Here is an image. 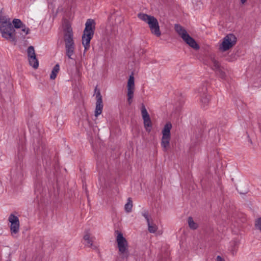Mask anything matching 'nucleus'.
Returning a JSON list of instances; mask_svg holds the SVG:
<instances>
[{
  "mask_svg": "<svg viewBox=\"0 0 261 261\" xmlns=\"http://www.w3.org/2000/svg\"><path fill=\"white\" fill-rule=\"evenodd\" d=\"M63 33L66 55L69 59H73L75 53L73 33L71 24L67 21L63 23Z\"/></svg>",
  "mask_w": 261,
  "mask_h": 261,
  "instance_id": "obj_1",
  "label": "nucleus"
},
{
  "mask_svg": "<svg viewBox=\"0 0 261 261\" xmlns=\"http://www.w3.org/2000/svg\"><path fill=\"white\" fill-rule=\"evenodd\" d=\"M0 32L4 38L10 41L15 40V30L12 27L11 20L2 15H0Z\"/></svg>",
  "mask_w": 261,
  "mask_h": 261,
  "instance_id": "obj_2",
  "label": "nucleus"
},
{
  "mask_svg": "<svg viewBox=\"0 0 261 261\" xmlns=\"http://www.w3.org/2000/svg\"><path fill=\"white\" fill-rule=\"evenodd\" d=\"M95 23L93 19H89L85 24V28L82 35V44L84 47V51H86L90 48V42L92 38Z\"/></svg>",
  "mask_w": 261,
  "mask_h": 261,
  "instance_id": "obj_3",
  "label": "nucleus"
},
{
  "mask_svg": "<svg viewBox=\"0 0 261 261\" xmlns=\"http://www.w3.org/2000/svg\"><path fill=\"white\" fill-rule=\"evenodd\" d=\"M116 241L118 248V254L122 259H127L129 255L128 244L123 234L119 231H115Z\"/></svg>",
  "mask_w": 261,
  "mask_h": 261,
  "instance_id": "obj_4",
  "label": "nucleus"
},
{
  "mask_svg": "<svg viewBox=\"0 0 261 261\" xmlns=\"http://www.w3.org/2000/svg\"><path fill=\"white\" fill-rule=\"evenodd\" d=\"M140 19L146 22L150 29L151 34L156 37H160L161 32L159 22L156 18L153 16L148 15L144 13H140L138 15Z\"/></svg>",
  "mask_w": 261,
  "mask_h": 261,
  "instance_id": "obj_5",
  "label": "nucleus"
},
{
  "mask_svg": "<svg viewBox=\"0 0 261 261\" xmlns=\"http://www.w3.org/2000/svg\"><path fill=\"white\" fill-rule=\"evenodd\" d=\"M175 30L179 36H180L189 46L196 50L199 48V46L195 40L189 35L187 31L182 27L179 24H175Z\"/></svg>",
  "mask_w": 261,
  "mask_h": 261,
  "instance_id": "obj_6",
  "label": "nucleus"
},
{
  "mask_svg": "<svg viewBox=\"0 0 261 261\" xmlns=\"http://www.w3.org/2000/svg\"><path fill=\"white\" fill-rule=\"evenodd\" d=\"M172 125L170 122H167L164 125L162 130L161 145L164 151H167L170 147L171 140V129Z\"/></svg>",
  "mask_w": 261,
  "mask_h": 261,
  "instance_id": "obj_7",
  "label": "nucleus"
},
{
  "mask_svg": "<svg viewBox=\"0 0 261 261\" xmlns=\"http://www.w3.org/2000/svg\"><path fill=\"white\" fill-rule=\"evenodd\" d=\"M237 43V38L232 34L226 35L220 42L219 50L225 52L232 48Z\"/></svg>",
  "mask_w": 261,
  "mask_h": 261,
  "instance_id": "obj_8",
  "label": "nucleus"
},
{
  "mask_svg": "<svg viewBox=\"0 0 261 261\" xmlns=\"http://www.w3.org/2000/svg\"><path fill=\"white\" fill-rule=\"evenodd\" d=\"M127 101L129 105H130L133 101L134 92L135 89V78L133 74L129 76L127 83Z\"/></svg>",
  "mask_w": 261,
  "mask_h": 261,
  "instance_id": "obj_9",
  "label": "nucleus"
},
{
  "mask_svg": "<svg viewBox=\"0 0 261 261\" xmlns=\"http://www.w3.org/2000/svg\"><path fill=\"white\" fill-rule=\"evenodd\" d=\"M207 64L209 65L212 69L215 70L221 78L223 79L225 77V73L223 70V68L221 67L219 62L214 57L211 56L210 57L209 61Z\"/></svg>",
  "mask_w": 261,
  "mask_h": 261,
  "instance_id": "obj_10",
  "label": "nucleus"
},
{
  "mask_svg": "<svg viewBox=\"0 0 261 261\" xmlns=\"http://www.w3.org/2000/svg\"><path fill=\"white\" fill-rule=\"evenodd\" d=\"M29 64L34 69L39 66V62L36 58L35 51L33 46H30L27 50Z\"/></svg>",
  "mask_w": 261,
  "mask_h": 261,
  "instance_id": "obj_11",
  "label": "nucleus"
},
{
  "mask_svg": "<svg viewBox=\"0 0 261 261\" xmlns=\"http://www.w3.org/2000/svg\"><path fill=\"white\" fill-rule=\"evenodd\" d=\"M8 221L10 223V228L12 234H16L19 231V220L16 216L11 214L8 218Z\"/></svg>",
  "mask_w": 261,
  "mask_h": 261,
  "instance_id": "obj_12",
  "label": "nucleus"
},
{
  "mask_svg": "<svg viewBox=\"0 0 261 261\" xmlns=\"http://www.w3.org/2000/svg\"><path fill=\"white\" fill-rule=\"evenodd\" d=\"M96 102L95 110V117H97L101 114L103 109L102 96L99 91L96 94Z\"/></svg>",
  "mask_w": 261,
  "mask_h": 261,
  "instance_id": "obj_13",
  "label": "nucleus"
},
{
  "mask_svg": "<svg viewBox=\"0 0 261 261\" xmlns=\"http://www.w3.org/2000/svg\"><path fill=\"white\" fill-rule=\"evenodd\" d=\"M239 244L240 242L237 240H233L230 242L228 250L232 255H234L236 254Z\"/></svg>",
  "mask_w": 261,
  "mask_h": 261,
  "instance_id": "obj_14",
  "label": "nucleus"
},
{
  "mask_svg": "<svg viewBox=\"0 0 261 261\" xmlns=\"http://www.w3.org/2000/svg\"><path fill=\"white\" fill-rule=\"evenodd\" d=\"M84 240L85 242V245L89 247L92 248L93 249H96L97 246L93 244V237H91L90 234L87 232L84 236Z\"/></svg>",
  "mask_w": 261,
  "mask_h": 261,
  "instance_id": "obj_15",
  "label": "nucleus"
},
{
  "mask_svg": "<svg viewBox=\"0 0 261 261\" xmlns=\"http://www.w3.org/2000/svg\"><path fill=\"white\" fill-rule=\"evenodd\" d=\"M210 100V96L206 93H203L201 95L200 102L203 108H206Z\"/></svg>",
  "mask_w": 261,
  "mask_h": 261,
  "instance_id": "obj_16",
  "label": "nucleus"
},
{
  "mask_svg": "<svg viewBox=\"0 0 261 261\" xmlns=\"http://www.w3.org/2000/svg\"><path fill=\"white\" fill-rule=\"evenodd\" d=\"M188 226L190 229L195 230L198 228L199 225L198 223L194 221L192 217H190L187 220Z\"/></svg>",
  "mask_w": 261,
  "mask_h": 261,
  "instance_id": "obj_17",
  "label": "nucleus"
},
{
  "mask_svg": "<svg viewBox=\"0 0 261 261\" xmlns=\"http://www.w3.org/2000/svg\"><path fill=\"white\" fill-rule=\"evenodd\" d=\"M143 120L144 127H145L146 130L149 133L151 131V128L152 126V123H151L150 118L144 119Z\"/></svg>",
  "mask_w": 261,
  "mask_h": 261,
  "instance_id": "obj_18",
  "label": "nucleus"
},
{
  "mask_svg": "<svg viewBox=\"0 0 261 261\" xmlns=\"http://www.w3.org/2000/svg\"><path fill=\"white\" fill-rule=\"evenodd\" d=\"M18 29L19 33L22 37L26 36L30 32V29L27 27L25 25H23L21 28H20Z\"/></svg>",
  "mask_w": 261,
  "mask_h": 261,
  "instance_id": "obj_19",
  "label": "nucleus"
},
{
  "mask_svg": "<svg viewBox=\"0 0 261 261\" xmlns=\"http://www.w3.org/2000/svg\"><path fill=\"white\" fill-rule=\"evenodd\" d=\"M60 70V66L59 64H56L53 68L51 73L50 75V78L51 80H55L57 77Z\"/></svg>",
  "mask_w": 261,
  "mask_h": 261,
  "instance_id": "obj_20",
  "label": "nucleus"
},
{
  "mask_svg": "<svg viewBox=\"0 0 261 261\" xmlns=\"http://www.w3.org/2000/svg\"><path fill=\"white\" fill-rule=\"evenodd\" d=\"M133 201L130 198L127 199V202L124 205V209L126 213H130L133 208Z\"/></svg>",
  "mask_w": 261,
  "mask_h": 261,
  "instance_id": "obj_21",
  "label": "nucleus"
},
{
  "mask_svg": "<svg viewBox=\"0 0 261 261\" xmlns=\"http://www.w3.org/2000/svg\"><path fill=\"white\" fill-rule=\"evenodd\" d=\"M148 230L150 233H154L158 229V226L156 224H154L151 221L147 223Z\"/></svg>",
  "mask_w": 261,
  "mask_h": 261,
  "instance_id": "obj_22",
  "label": "nucleus"
},
{
  "mask_svg": "<svg viewBox=\"0 0 261 261\" xmlns=\"http://www.w3.org/2000/svg\"><path fill=\"white\" fill-rule=\"evenodd\" d=\"M12 23L14 26V28L18 29L20 28H21L23 25H24L22 21L19 19H14L12 21Z\"/></svg>",
  "mask_w": 261,
  "mask_h": 261,
  "instance_id": "obj_23",
  "label": "nucleus"
},
{
  "mask_svg": "<svg viewBox=\"0 0 261 261\" xmlns=\"http://www.w3.org/2000/svg\"><path fill=\"white\" fill-rule=\"evenodd\" d=\"M141 114L143 119L150 118L149 115L144 105H142L141 106Z\"/></svg>",
  "mask_w": 261,
  "mask_h": 261,
  "instance_id": "obj_24",
  "label": "nucleus"
},
{
  "mask_svg": "<svg viewBox=\"0 0 261 261\" xmlns=\"http://www.w3.org/2000/svg\"><path fill=\"white\" fill-rule=\"evenodd\" d=\"M255 226L256 229L261 231V218H258L255 220Z\"/></svg>",
  "mask_w": 261,
  "mask_h": 261,
  "instance_id": "obj_25",
  "label": "nucleus"
},
{
  "mask_svg": "<svg viewBox=\"0 0 261 261\" xmlns=\"http://www.w3.org/2000/svg\"><path fill=\"white\" fill-rule=\"evenodd\" d=\"M142 215H143V217L145 218V219L147 221V223L150 221V217H149V216L147 213H146V212L144 213Z\"/></svg>",
  "mask_w": 261,
  "mask_h": 261,
  "instance_id": "obj_26",
  "label": "nucleus"
},
{
  "mask_svg": "<svg viewBox=\"0 0 261 261\" xmlns=\"http://www.w3.org/2000/svg\"><path fill=\"white\" fill-rule=\"evenodd\" d=\"M216 261H225V260L223 257L218 255L216 257Z\"/></svg>",
  "mask_w": 261,
  "mask_h": 261,
  "instance_id": "obj_27",
  "label": "nucleus"
},
{
  "mask_svg": "<svg viewBox=\"0 0 261 261\" xmlns=\"http://www.w3.org/2000/svg\"><path fill=\"white\" fill-rule=\"evenodd\" d=\"M240 1L242 4H244L247 2V0H240Z\"/></svg>",
  "mask_w": 261,
  "mask_h": 261,
  "instance_id": "obj_28",
  "label": "nucleus"
},
{
  "mask_svg": "<svg viewBox=\"0 0 261 261\" xmlns=\"http://www.w3.org/2000/svg\"><path fill=\"white\" fill-rule=\"evenodd\" d=\"M116 261H118V259H117L116 260Z\"/></svg>",
  "mask_w": 261,
  "mask_h": 261,
  "instance_id": "obj_29",
  "label": "nucleus"
}]
</instances>
